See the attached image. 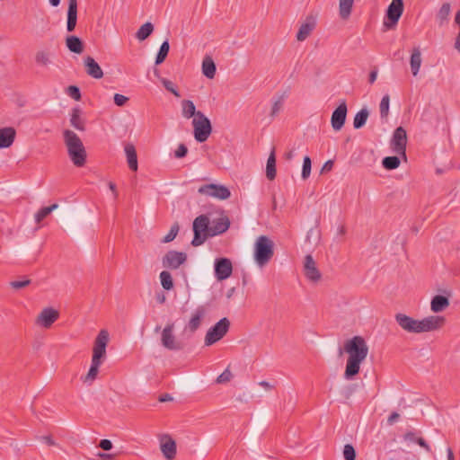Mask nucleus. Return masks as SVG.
<instances>
[{"label": "nucleus", "instance_id": "53", "mask_svg": "<svg viewBox=\"0 0 460 460\" xmlns=\"http://www.w3.org/2000/svg\"><path fill=\"white\" fill-rule=\"evenodd\" d=\"M100 447L105 451L111 450L112 448V443L109 439H102L100 441Z\"/></svg>", "mask_w": 460, "mask_h": 460}, {"label": "nucleus", "instance_id": "27", "mask_svg": "<svg viewBox=\"0 0 460 460\" xmlns=\"http://www.w3.org/2000/svg\"><path fill=\"white\" fill-rule=\"evenodd\" d=\"M355 0H339V16L341 20L347 21L349 19Z\"/></svg>", "mask_w": 460, "mask_h": 460}, {"label": "nucleus", "instance_id": "52", "mask_svg": "<svg viewBox=\"0 0 460 460\" xmlns=\"http://www.w3.org/2000/svg\"><path fill=\"white\" fill-rule=\"evenodd\" d=\"M282 105H283V102H282V100H278L276 101L273 105H272V108H271V115H276L278 114L280 110L282 109Z\"/></svg>", "mask_w": 460, "mask_h": 460}, {"label": "nucleus", "instance_id": "45", "mask_svg": "<svg viewBox=\"0 0 460 460\" xmlns=\"http://www.w3.org/2000/svg\"><path fill=\"white\" fill-rule=\"evenodd\" d=\"M161 83L163 84V85L164 86V88L169 91L170 93H172L174 96L176 97H180V93L178 92V90L176 89L174 84L166 79V78H161Z\"/></svg>", "mask_w": 460, "mask_h": 460}, {"label": "nucleus", "instance_id": "39", "mask_svg": "<svg viewBox=\"0 0 460 460\" xmlns=\"http://www.w3.org/2000/svg\"><path fill=\"white\" fill-rule=\"evenodd\" d=\"M169 49H170V45H169L168 40L164 41L160 47L158 53H157V56L155 58V65H160L165 60V58L168 55Z\"/></svg>", "mask_w": 460, "mask_h": 460}, {"label": "nucleus", "instance_id": "7", "mask_svg": "<svg viewBox=\"0 0 460 460\" xmlns=\"http://www.w3.org/2000/svg\"><path fill=\"white\" fill-rule=\"evenodd\" d=\"M161 345L172 351H179L183 349L184 344L175 334L174 323H167L161 331Z\"/></svg>", "mask_w": 460, "mask_h": 460}, {"label": "nucleus", "instance_id": "40", "mask_svg": "<svg viewBox=\"0 0 460 460\" xmlns=\"http://www.w3.org/2000/svg\"><path fill=\"white\" fill-rule=\"evenodd\" d=\"M58 204H53L49 207H45L40 208L36 214H35V221L37 223H40L46 217H48L53 210L58 208Z\"/></svg>", "mask_w": 460, "mask_h": 460}, {"label": "nucleus", "instance_id": "25", "mask_svg": "<svg viewBox=\"0 0 460 460\" xmlns=\"http://www.w3.org/2000/svg\"><path fill=\"white\" fill-rule=\"evenodd\" d=\"M34 58L36 64L41 67H48L53 64V53L48 49L38 50Z\"/></svg>", "mask_w": 460, "mask_h": 460}, {"label": "nucleus", "instance_id": "56", "mask_svg": "<svg viewBox=\"0 0 460 460\" xmlns=\"http://www.w3.org/2000/svg\"><path fill=\"white\" fill-rule=\"evenodd\" d=\"M400 418V415L399 413L397 412H393L387 419V422L389 425H393L394 423H395L398 419Z\"/></svg>", "mask_w": 460, "mask_h": 460}, {"label": "nucleus", "instance_id": "38", "mask_svg": "<svg viewBox=\"0 0 460 460\" xmlns=\"http://www.w3.org/2000/svg\"><path fill=\"white\" fill-rule=\"evenodd\" d=\"M161 285L165 290H171L173 288V280L171 273L167 270H163L160 275Z\"/></svg>", "mask_w": 460, "mask_h": 460}, {"label": "nucleus", "instance_id": "2", "mask_svg": "<svg viewBox=\"0 0 460 460\" xmlns=\"http://www.w3.org/2000/svg\"><path fill=\"white\" fill-rule=\"evenodd\" d=\"M395 321L409 333H423L440 330L445 325L446 318L441 315H429L418 320L400 313L395 315Z\"/></svg>", "mask_w": 460, "mask_h": 460}, {"label": "nucleus", "instance_id": "18", "mask_svg": "<svg viewBox=\"0 0 460 460\" xmlns=\"http://www.w3.org/2000/svg\"><path fill=\"white\" fill-rule=\"evenodd\" d=\"M233 272V265L229 259L220 258L215 261V275L218 280L228 279Z\"/></svg>", "mask_w": 460, "mask_h": 460}, {"label": "nucleus", "instance_id": "17", "mask_svg": "<svg viewBox=\"0 0 460 460\" xmlns=\"http://www.w3.org/2000/svg\"><path fill=\"white\" fill-rule=\"evenodd\" d=\"M348 108L345 101H341L334 110L331 118V124L335 131H339L345 124Z\"/></svg>", "mask_w": 460, "mask_h": 460}, {"label": "nucleus", "instance_id": "50", "mask_svg": "<svg viewBox=\"0 0 460 460\" xmlns=\"http://www.w3.org/2000/svg\"><path fill=\"white\" fill-rule=\"evenodd\" d=\"M113 100H114V103L117 106L122 107L127 103V102L128 101V98L122 94L116 93L113 97Z\"/></svg>", "mask_w": 460, "mask_h": 460}, {"label": "nucleus", "instance_id": "32", "mask_svg": "<svg viewBox=\"0 0 460 460\" xmlns=\"http://www.w3.org/2000/svg\"><path fill=\"white\" fill-rule=\"evenodd\" d=\"M181 114L185 119L196 118L198 111H196L195 104L190 100H183L181 102Z\"/></svg>", "mask_w": 460, "mask_h": 460}, {"label": "nucleus", "instance_id": "16", "mask_svg": "<svg viewBox=\"0 0 460 460\" xmlns=\"http://www.w3.org/2000/svg\"><path fill=\"white\" fill-rule=\"evenodd\" d=\"M160 449L163 456L167 460L174 459L177 452L175 440L168 434H163L159 437Z\"/></svg>", "mask_w": 460, "mask_h": 460}, {"label": "nucleus", "instance_id": "63", "mask_svg": "<svg viewBox=\"0 0 460 460\" xmlns=\"http://www.w3.org/2000/svg\"><path fill=\"white\" fill-rule=\"evenodd\" d=\"M447 460H455L453 451L450 447L447 448Z\"/></svg>", "mask_w": 460, "mask_h": 460}, {"label": "nucleus", "instance_id": "44", "mask_svg": "<svg viewBox=\"0 0 460 460\" xmlns=\"http://www.w3.org/2000/svg\"><path fill=\"white\" fill-rule=\"evenodd\" d=\"M179 225L177 223L173 224L169 231V233L163 238L162 243H167L174 240L179 232Z\"/></svg>", "mask_w": 460, "mask_h": 460}, {"label": "nucleus", "instance_id": "3", "mask_svg": "<svg viewBox=\"0 0 460 460\" xmlns=\"http://www.w3.org/2000/svg\"><path fill=\"white\" fill-rule=\"evenodd\" d=\"M110 335L107 330H101L94 340L91 366L87 374L82 377L84 384L91 385L96 380L99 368L106 358V347Z\"/></svg>", "mask_w": 460, "mask_h": 460}, {"label": "nucleus", "instance_id": "46", "mask_svg": "<svg viewBox=\"0 0 460 460\" xmlns=\"http://www.w3.org/2000/svg\"><path fill=\"white\" fill-rule=\"evenodd\" d=\"M343 456H344L345 460H355L356 452H355L354 447L351 445L348 444V445L344 446Z\"/></svg>", "mask_w": 460, "mask_h": 460}, {"label": "nucleus", "instance_id": "31", "mask_svg": "<svg viewBox=\"0 0 460 460\" xmlns=\"http://www.w3.org/2000/svg\"><path fill=\"white\" fill-rule=\"evenodd\" d=\"M450 13V4L444 3L436 14V21L440 27L444 26L447 22Z\"/></svg>", "mask_w": 460, "mask_h": 460}, {"label": "nucleus", "instance_id": "57", "mask_svg": "<svg viewBox=\"0 0 460 460\" xmlns=\"http://www.w3.org/2000/svg\"><path fill=\"white\" fill-rule=\"evenodd\" d=\"M97 456L102 460H113L115 458V455L107 453H98Z\"/></svg>", "mask_w": 460, "mask_h": 460}, {"label": "nucleus", "instance_id": "33", "mask_svg": "<svg viewBox=\"0 0 460 460\" xmlns=\"http://www.w3.org/2000/svg\"><path fill=\"white\" fill-rule=\"evenodd\" d=\"M216 65L210 57H206L202 61V73L208 78L213 79L216 75Z\"/></svg>", "mask_w": 460, "mask_h": 460}, {"label": "nucleus", "instance_id": "64", "mask_svg": "<svg viewBox=\"0 0 460 460\" xmlns=\"http://www.w3.org/2000/svg\"><path fill=\"white\" fill-rule=\"evenodd\" d=\"M43 439L48 445H54V442L50 437H44Z\"/></svg>", "mask_w": 460, "mask_h": 460}, {"label": "nucleus", "instance_id": "35", "mask_svg": "<svg viewBox=\"0 0 460 460\" xmlns=\"http://www.w3.org/2000/svg\"><path fill=\"white\" fill-rule=\"evenodd\" d=\"M154 31V25L147 22L144 23L137 31L136 37L138 40L143 41L147 39Z\"/></svg>", "mask_w": 460, "mask_h": 460}, {"label": "nucleus", "instance_id": "54", "mask_svg": "<svg viewBox=\"0 0 460 460\" xmlns=\"http://www.w3.org/2000/svg\"><path fill=\"white\" fill-rule=\"evenodd\" d=\"M29 284H30V280L26 279V280H23V281H13L11 283V286L13 288H24V287L28 286Z\"/></svg>", "mask_w": 460, "mask_h": 460}, {"label": "nucleus", "instance_id": "19", "mask_svg": "<svg viewBox=\"0 0 460 460\" xmlns=\"http://www.w3.org/2000/svg\"><path fill=\"white\" fill-rule=\"evenodd\" d=\"M316 26V20L313 16H308L300 25L296 33V40L298 41L305 40L313 32Z\"/></svg>", "mask_w": 460, "mask_h": 460}, {"label": "nucleus", "instance_id": "4", "mask_svg": "<svg viewBox=\"0 0 460 460\" xmlns=\"http://www.w3.org/2000/svg\"><path fill=\"white\" fill-rule=\"evenodd\" d=\"M63 136L72 163L77 167L84 166L86 162V151L80 137L70 129H66Z\"/></svg>", "mask_w": 460, "mask_h": 460}, {"label": "nucleus", "instance_id": "10", "mask_svg": "<svg viewBox=\"0 0 460 460\" xmlns=\"http://www.w3.org/2000/svg\"><path fill=\"white\" fill-rule=\"evenodd\" d=\"M403 12L402 0H392L386 11V18L388 21L384 22V26L387 29L394 28Z\"/></svg>", "mask_w": 460, "mask_h": 460}, {"label": "nucleus", "instance_id": "48", "mask_svg": "<svg viewBox=\"0 0 460 460\" xmlns=\"http://www.w3.org/2000/svg\"><path fill=\"white\" fill-rule=\"evenodd\" d=\"M455 22H456V23L458 26L459 31H458V34H457V36L456 38V41H455V45L454 46H455V49L458 52H460V10L456 14Z\"/></svg>", "mask_w": 460, "mask_h": 460}, {"label": "nucleus", "instance_id": "36", "mask_svg": "<svg viewBox=\"0 0 460 460\" xmlns=\"http://www.w3.org/2000/svg\"><path fill=\"white\" fill-rule=\"evenodd\" d=\"M368 115L367 109H361L354 117L353 127L357 129L362 128L366 124Z\"/></svg>", "mask_w": 460, "mask_h": 460}, {"label": "nucleus", "instance_id": "12", "mask_svg": "<svg viewBox=\"0 0 460 460\" xmlns=\"http://www.w3.org/2000/svg\"><path fill=\"white\" fill-rule=\"evenodd\" d=\"M59 313L53 307H46L35 318V324L43 329H49L58 319Z\"/></svg>", "mask_w": 460, "mask_h": 460}, {"label": "nucleus", "instance_id": "5", "mask_svg": "<svg viewBox=\"0 0 460 460\" xmlns=\"http://www.w3.org/2000/svg\"><path fill=\"white\" fill-rule=\"evenodd\" d=\"M274 255V242L266 235H260L253 244V260L260 268L265 267Z\"/></svg>", "mask_w": 460, "mask_h": 460}, {"label": "nucleus", "instance_id": "59", "mask_svg": "<svg viewBox=\"0 0 460 460\" xmlns=\"http://www.w3.org/2000/svg\"><path fill=\"white\" fill-rule=\"evenodd\" d=\"M332 166H333V162L332 160H329L327 161L323 168H322V172H324V171H331L332 169Z\"/></svg>", "mask_w": 460, "mask_h": 460}, {"label": "nucleus", "instance_id": "43", "mask_svg": "<svg viewBox=\"0 0 460 460\" xmlns=\"http://www.w3.org/2000/svg\"><path fill=\"white\" fill-rule=\"evenodd\" d=\"M312 162L309 156H305L303 160V167L301 176L303 180H306L311 173Z\"/></svg>", "mask_w": 460, "mask_h": 460}, {"label": "nucleus", "instance_id": "41", "mask_svg": "<svg viewBox=\"0 0 460 460\" xmlns=\"http://www.w3.org/2000/svg\"><path fill=\"white\" fill-rule=\"evenodd\" d=\"M400 159L397 156H387L383 159L382 164L387 170H394L399 167Z\"/></svg>", "mask_w": 460, "mask_h": 460}, {"label": "nucleus", "instance_id": "15", "mask_svg": "<svg viewBox=\"0 0 460 460\" xmlns=\"http://www.w3.org/2000/svg\"><path fill=\"white\" fill-rule=\"evenodd\" d=\"M187 255L184 252L177 251H169L163 257L162 263L164 268L177 270L185 263Z\"/></svg>", "mask_w": 460, "mask_h": 460}, {"label": "nucleus", "instance_id": "21", "mask_svg": "<svg viewBox=\"0 0 460 460\" xmlns=\"http://www.w3.org/2000/svg\"><path fill=\"white\" fill-rule=\"evenodd\" d=\"M77 22V0H68L66 30L75 31Z\"/></svg>", "mask_w": 460, "mask_h": 460}, {"label": "nucleus", "instance_id": "8", "mask_svg": "<svg viewBox=\"0 0 460 460\" xmlns=\"http://www.w3.org/2000/svg\"><path fill=\"white\" fill-rule=\"evenodd\" d=\"M194 137L198 142H205L212 132L210 120L201 112L198 111L197 117L192 119Z\"/></svg>", "mask_w": 460, "mask_h": 460}, {"label": "nucleus", "instance_id": "47", "mask_svg": "<svg viewBox=\"0 0 460 460\" xmlns=\"http://www.w3.org/2000/svg\"><path fill=\"white\" fill-rule=\"evenodd\" d=\"M66 92L67 95L70 96L71 98H73L74 100H75V101L81 100V93L77 86L70 85L66 88Z\"/></svg>", "mask_w": 460, "mask_h": 460}, {"label": "nucleus", "instance_id": "58", "mask_svg": "<svg viewBox=\"0 0 460 460\" xmlns=\"http://www.w3.org/2000/svg\"><path fill=\"white\" fill-rule=\"evenodd\" d=\"M416 443L418 445H420L421 447H423L425 450L430 451L429 446L426 443V441L423 438H416Z\"/></svg>", "mask_w": 460, "mask_h": 460}, {"label": "nucleus", "instance_id": "34", "mask_svg": "<svg viewBox=\"0 0 460 460\" xmlns=\"http://www.w3.org/2000/svg\"><path fill=\"white\" fill-rule=\"evenodd\" d=\"M276 156L274 150L270 154L266 164V177L272 181L276 177Z\"/></svg>", "mask_w": 460, "mask_h": 460}, {"label": "nucleus", "instance_id": "24", "mask_svg": "<svg viewBox=\"0 0 460 460\" xmlns=\"http://www.w3.org/2000/svg\"><path fill=\"white\" fill-rule=\"evenodd\" d=\"M450 305L449 299L441 295H436L430 301V310L434 314H438L445 311Z\"/></svg>", "mask_w": 460, "mask_h": 460}, {"label": "nucleus", "instance_id": "1", "mask_svg": "<svg viewBox=\"0 0 460 460\" xmlns=\"http://www.w3.org/2000/svg\"><path fill=\"white\" fill-rule=\"evenodd\" d=\"M343 349L348 355L343 376L346 380H353L359 373L369 349L363 337L354 336L345 341Z\"/></svg>", "mask_w": 460, "mask_h": 460}, {"label": "nucleus", "instance_id": "62", "mask_svg": "<svg viewBox=\"0 0 460 460\" xmlns=\"http://www.w3.org/2000/svg\"><path fill=\"white\" fill-rule=\"evenodd\" d=\"M109 188H110V190L112 191L114 198H117V197H118V191H117V190H116V185H115V183H113V182L110 181V182H109Z\"/></svg>", "mask_w": 460, "mask_h": 460}, {"label": "nucleus", "instance_id": "20", "mask_svg": "<svg viewBox=\"0 0 460 460\" xmlns=\"http://www.w3.org/2000/svg\"><path fill=\"white\" fill-rule=\"evenodd\" d=\"M16 130L13 127L0 128V148L10 147L15 139Z\"/></svg>", "mask_w": 460, "mask_h": 460}, {"label": "nucleus", "instance_id": "61", "mask_svg": "<svg viewBox=\"0 0 460 460\" xmlns=\"http://www.w3.org/2000/svg\"><path fill=\"white\" fill-rule=\"evenodd\" d=\"M376 77H377V70L374 69L369 74V83L373 84L376 80Z\"/></svg>", "mask_w": 460, "mask_h": 460}, {"label": "nucleus", "instance_id": "22", "mask_svg": "<svg viewBox=\"0 0 460 460\" xmlns=\"http://www.w3.org/2000/svg\"><path fill=\"white\" fill-rule=\"evenodd\" d=\"M206 310L203 306H199L192 313L190 319L186 326V329L191 332H196L201 324L202 319L205 315Z\"/></svg>", "mask_w": 460, "mask_h": 460}, {"label": "nucleus", "instance_id": "14", "mask_svg": "<svg viewBox=\"0 0 460 460\" xmlns=\"http://www.w3.org/2000/svg\"><path fill=\"white\" fill-rule=\"evenodd\" d=\"M199 193L221 200L227 199L231 196L228 188L224 185L213 183L199 187Z\"/></svg>", "mask_w": 460, "mask_h": 460}, {"label": "nucleus", "instance_id": "29", "mask_svg": "<svg viewBox=\"0 0 460 460\" xmlns=\"http://www.w3.org/2000/svg\"><path fill=\"white\" fill-rule=\"evenodd\" d=\"M124 150L128 167L132 171L136 172L137 170V156L135 146L132 144H127Z\"/></svg>", "mask_w": 460, "mask_h": 460}, {"label": "nucleus", "instance_id": "26", "mask_svg": "<svg viewBox=\"0 0 460 460\" xmlns=\"http://www.w3.org/2000/svg\"><path fill=\"white\" fill-rule=\"evenodd\" d=\"M422 58L421 52L419 47H415L412 49L411 58H410V66L411 73L414 76L419 74L420 66H421Z\"/></svg>", "mask_w": 460, "mask_h": 460}, {"label": "nucleus", "instance_id": "49", "mask_svg": "<svg viewBox=\"0 0 460 460\" xmlns=\"http://www.w3.org/2000/svg\"><path fill=\"white\" fill-rule=\"evenodd\" d=\"M233 377V375L229 369H226L217 378V383L223 384L229 382Z\"/></svg>", "mask_w": 460, "mask_h": 460}, {"label": "nucleus", "instance_id": "60", "mask_svg": "<svg viewBox=\"0 0 460 460\" xmlns=\"http://www.w3.org/2000/svg\"><path fill=\"white\" fill-rule=\"evenodd\" d=\"M259 385L263 387L267 391H270L273 388V386L267 381H261L259 383Z\"/></svg>", "mask_w": 460, "mask_h": 460}, {"label": "nucleus", "instance_id": "11", "mask_svg": "<svg viewBox=\"0 0 460 460\" xmlns=\"http://www.w3.org/2000/svg\"><path fill=\"white\" fill-rule=\"evenodd\" d=\"M303 272L311 283L316 284L322 279V273L311 254H307L304 259Z\"/></svg>", "mask_w": 460, "mask_h": 460}, {"label": "nucleus", "instance_id": "30", "mask_svg": "<svg viewBox=\"0 0 460 460\" xmlns=\"http://www.w3.org/2000/svg\"><path fill=\"white\" fill-rule=\"evenodd\" d=\"M66 45L67 49L76 54H81L84 51V45L82 40L76 36H68L66 39Z\"/></svg>", "mask_w": 460, "mask_h": 460}, {"label": "nucleus", "instance_id": "55", "mask_svg": "<svg viewBox=\"0 0 460 460\" xmlns=\"http://www.w3.org/2000/svg\"><path fill=\"white\" fill-rule=\"evenodd\" d=\"M403 438L405 441L416 443V438H418V437H416L412 432H407L404 434Z\"/></svg>", "mask_w": 460, "mask_h": 460}, {"label": "nucleus", "instance_id": "13", "mask_svg": "<svg viewBox=\"0 0 460 460\" xmlns=\"http://www.w3.org/2000/svg\"><path fill=\"white\" fill-rule=\"evenodd\" d=\"M406 144H407V134L405 129L402 127H398L392 137L391 146L394 153L402 155L404 159H406Z\"/></svg>", "mask_w": 460, "mask_h": 460}, {"label": "nucleus", "instance_id": "51", "mask_svg": "<svg viewBox=\"0 0 460 460\" xmlns=\"http://www.w3.org/2000/svg\"><path fill=\"white\" fill-rule=\"evenodd\" d=\"M187 152H188V148L186 147V146L183 144H181L175 151V157L182 158L186 155Z\"/></svg>", "mask_w": 460, "mask_h": 460}, {"label": "nucleus", "instance_id": "23", "mask_svg": "<svg viewBox=\"0 0 460 460\" xmlns=\"http://www.w3.org/2000/svg\"><path fill=\"white\" fill-rule=\"evenodd\" d=\"M84 66L86 73L93 78L100 79L103 76L102 69L92 57L84 58Z\"/></svg>", "mask_w": 460, "mask_h": 460}, {"label": "nucleus", "instance_id": "42", "mask_svg": "<svg viewBox=\"0 0 460 460\" xmlns=\"http://www.w3.org/2000/svg\"><path fill=\"white\" fill-rule=\"evenodd\" d=\"M389 105H390V97L388 94H385L383 96L379 109H380V114L382 118L387 117L389 113Z\"/></svg>", "mask_w": 460, "mask_h": 460}, {"label": "nucleus", "instance_id": "28", "mask_svg": "<svg viewBox=\"0 0 460 460\" xmlns=\"http://www.w3.org/2000/svg\"><path fill=\"white\" fill-rule=\"evenodd\" d=\"M70 124L77 130L84 131L85 129L84 119L82 118V111L80 108L75 107L72 109Z\"/></svg>", "mask_w": 460, "mask_h": 460}, {"label": "nucleus", "instance_id": "6", "mask_svg": "<svg viewBox=\"0 0 460 460\" xmlns=\"http://www.w3.org/2000/svg\"><path fill=\"white\" fill-rule=\"evenodd\" d=\"M194 237L191 244L193 246H199L211 236V227H209V218L206 215L197 217L193 221Z\"/></svg>", "mask_w": 460, "mask_h": 460}, {"label": "nucleus", "instance_id": "9", "mask_svg": "<svg viewBox=\"0 0 460 460\" xmlns=\"http://www.w3.org/2000/svg\"><path fill=\"white\" fill-rule=\"evenodd\" d=\"M229 327L230 322L227 318L224 317L219 320L208 330L204 340L205 345L211 346L220 341L227 333Z\"/></svg>", "mask_w": 460, "mask_h": 460}, {"label": "nucleus", "instance_id": "37", "mask_svg": "<svg viewBox=\"0 0 460 460\" xmlns=\"http://www.w3.org/2000/svg\"><path fill=\"white\" fill-rule=\"evenodd\" d=\"M229 225L227 217L219 218L215 226L211 227V236L226 232L229 228Z\"/></svg>", "mask_w": 460, "mask_h": 460}]
</instances>
